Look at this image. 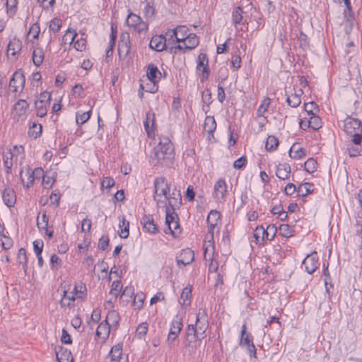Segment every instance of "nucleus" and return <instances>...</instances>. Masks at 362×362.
<instances>
[{"mask_svg":"<svg viewBox=\"0 0 362 362\" xmlns=\"http://www.w3.org/2000/svg\"><path fill=\"white\" fill-rule=\"evenodd\" d=\"M76 36L77 33L74 30L68 29L66 34L64 35V40L66 42L69 41V43H73Z\"/></svg>","mask_w":362,"mask_h":362,"instance_id":"052dcab7","label":"nucleus"},{"mask_svg":"<svg viewBox=\"0 0 362 362\" xmlns=\"http://www.w3.org/2000/svg\"><path fill=\"white\" fill-rule=\"evenodd\" d=\"M51 94L47 91L42 93L36 101H40L42 104L49 105Z\"/></svg>","mask_w":362,"mask_h":362,"instance_id":"e2e57ef3","label":"nucleus"},{"mask_svg":"<svg viewBox=\"0 0 362 362\" xmlns=\"http://www.w3.org/2000/svg\"><path fill=\"white\" fill-rule=\"evenodd\" d=\"M122 354V346L120 344L115 345L112 347L108 357L112 362L117 361L121 362Z\"/></svg>","mask_w":362,"mask_h":362,"instance_id":"412c9836","label":"nucleus"},{"mask_svg":"<svg viewBox=\"0 0 362 362\" xmlns=\"http://www.w3.org/2000/svg\"><path fill=\"white\" fill-rule=\"evenodd\" d=\"M141 224L143 228L148 233L155 234L158 232V228L151 216H144L141 220Z\"/></svg>","mask_w":362,"mask_h":362,"instance_id":"2eb2a0df","label":"nucleus"},{"mask_svg":"<svg viewBox=\"0 0 362 362\" xmlns=\"http://www.w3.org/2000/svg\"><path fill=\"white\" fill-rule=\"evenodd\" d=\"M25 76L23 74L17 71L13 74L9 83V87L14 93L22 91L25 86Z\"/></svg>","mask_w":362,"mask_h":362,"instance_id":"423d86ee","label":"nucleus"},{"mask_svg":"<svg viewBox=\"0 0 362 362\" xmlns=\"http://www.w3.org/2000/svg\"><path fill=\"white\" fill-rule=\"evenodd\" d=\"M86 41L83 38H80V39H78L74 43V47L76 50L82 51L86 48Z\"/></svg>","mask_w":362,"mask_h":362,"instance_id":"774afa93","label":"nucleus"},{"mask_svg":"<svg viewBox=\"0 0 362 362\" xmlns=\"http://www.w3.org/2000/svg\"><path fill=\"white\" fill-rule=\"evenodd\" d=\"M154 8L149 2H147L144 8V14L146 18H151L154 16Z\"/></svg>","mask_w":362,"mask_h":362,"instance_id":"5fc2aeb1","label":"nucleus"},{"mask_svg":"<svg viewBox=\"0 0 362 362\" xmlns=\"http://www.w3.org/2000/svg\"><path fill=\"white\" fill-rule=\"evenodd\" d=\"M122 285L119 281H115L112 284L111 289H110V294L114 296L115 298H117L122 290Z\"/></svg>","mask_w":362,"mask_h":362,"instance_id":"3c124183","label":"nucleus"},{"mask_svg":"<svg viewBox=\"0 0 362 362\" xmlns=\"http://www.w3.org/2000/svg\"><path fill=\"white\" fill-rule=\"evenodd\" d=\"M167 38V45H174L177 42V33L175 29L168 30L165 33Z\"/></svg>","mask_w":362,"mask_h":362,"instance_id":"c03bdc74","label":"nucleus"},{"mask_svg":"<svg viewBox=\"0 0 362 362\" xmlns=\"http://www.w3.org/2000/svg\"><path fill=\"white\" fill-rule=\"evenodd\" d=\"M317 163L313 158H309L304 164L305 170L309 173H313L317 170Z\"/></svg>","mask_w":362,"mask_h":362,"instance_id":"a18cd8bd","label":"nucleus"},{"mask_svg":"<svg viewBox=\"0 0 362 362\" xmlns=\"http://www.w3.org/2000/svg\"><path fill=\"white\" fill-rule=\"evenodd\" d=\"M90 117V110L84 112H76V122L78 125H81L86 123Z\"/></svg>","mask_w":362,"mask_h":362,"instance_id":"79ce46f5","label":"nucleus"},{"mask_svg":"<svg viewBox=\"0 0 362 362\" xmlns=\"http://www.w3.org/2000/svg\"><path fill=\"white\" fill-rule=\"evenodd\" d=\"M279 232L281 235L286 238H289L293 235V230L288 224H281L279 228Z\"/></svg>","mask_w":362,"mask_h":362,"instance_id":"37998d69","label":"nucleus"},{"mask_svg":"<svg viewBox=\"0 0 362 362\" xmlns=\"http://www.w3.org/2000/svg\"><path fill=\"white\" fill-rule=\"evenodd\" d=\"M305 156V151L298 144H294L289 150V156L293 159H300Z\"/></svg>","mask_w":362,"mask_h":362,"instance_id":"b1692460","label":"nucleus"},{"mask_svg":"<svg viewBox=\"0 0 362 362\" xmlns=\"http://www.w3.org/2000/svg\"><path fill=\"white\" fill-rule=\"evenodd\" d=\"M22 48V42L20 40L14 37L11 40L7 46V54L15 56Z\"/></svg>","mask_w":362,"mask_h":362,"instance_id":"f3484780","label":"nucleus"},{"mask_svg":"<svg viewBox=\"0 0 362 362\" xmlns=\"http://www.w3.org/2000/svg\"><path fill=\"white\" fill-rule=\"evenodd\" d=\"M279 145V140L274 136H269L265 144V147L269 151H274Z\"/></svg>","mask_w":362,"mask_h":362,"instance_id":"a19ab883","label":"nucleus"},{"mask_svg":"<svg viewBox=\"0 0 362 362\" xmlns=\"http://www.w3.org/2000/svg\"><path fill=\"white\" fill-rule=\"evenodd\" d=\"M349 154L351 157H355L362 154V148L360 145H356V146H351L349 148Z\"/></svg>","mask_w":362,"mask_h":362,"instance_id":"bf43d9fd","label":"nucleus"},{"mask_svg":"<svg viewBox=\"0 0 362 362\" xmlns=\"http://www.w3.org/2000/svg\"><path fill=\"white\" fill-rule=\"evenodd\" d=\"M182 328V319L176 317L171 323L170 332H173L176 334H179Z\"/></svg>","mask_w":362,"mask_h":362,"instance_id":"c9c22d12","label":"nucleus"},{"mask_svg":"<svg viewBox=\"0 0 362 362\" xmlns=\"http://www.w3.org/2000/svg\"><path fill=\"white\" fill-rule=\"evenodd\" d=\"M41 131L42 126L40 124L33 123L29 128L28 134L33 138H37L40 134Z\"/></svg>","mask_w":362,"mask_h":362,"instance_id":"603ef678","label":"nucleus"},{"mask_svg":"<svg viewBox=\"0 0 362 362\" xmlns=\"http://www.w3.org/2000/svg\"><path fill=\"white\" fill-rule=\"evenodd\" d=\"M2 199L7 206L11 207L16 200L14 191L10 188L5 189L3 192Z\"/></svg>","mask_w":362,"mask_h":362,"instance_id":"6ab92c4d","label":"nucleus"},{"mask_svg":"<svg viewBox=\"0 0 362 362\" xmlns=\"http://www.w3.org/2000/svg\"><path fill=\"white\" fill-rule=\"evenodd\" d=\"M3 161L7 173H9L13 166V153L11 151L3 153Z\"/></svg>","mask_w":362,"mask_h":362,"instance_id":"c756f323","label":"nucleus"},{"mask_svg":"<svg viewBox=\"0 0 362 362\" xmlns=\"http://www.w3.org/2000/svg\"><path fill=\"white\" fill-rule=\"evenodd\" d=\"M44 51L42 48H35L33 52V61L35 65L39 66L44 60Z\"/></svg>","mask_w":362,"mask_h":362,"instance_id":"c85d7f7f","label":"nucleus"},{"mask_svg":"<svg viewBox=\"0 0 362 362\" xmlns=\"http://www.w3.org/2000/svg\"><path fill=\"white\" fill-rule=\"evenodd\" d=\"M110 332V325L108 323H101L98 327L96 330V335L103 338V339H106Z\"/></svg>","mask_w":362,"mask_h":362,"instance_id":"393cba45","label":"nucleus"},{"mask_svg":"<svg viewBox=\"0 0 362 362\" xmlns=\"http://www.w3.org/2000/svg\"><path fill=\"white\" fill-rule=\"evenodd\" d=\"M303 264L308 274H313L318 267V257L316 252L308 255L303 259Z\"/></svg>","mask_w":362,"mask_h":362,"instance_id":"1a4fd4ad","label":"nucleus"},{"mask_svg":"<svg viewBox=\"0 0 362 362\" xmlns=\"http://www.w3.org/2000/svg\"><path fill=\"white\" fill-rule=\"evenodd\" d=\"M269 103H270V100L268 98H265L263 100L262 105L259 107V108L257 110L258 116L261 117L263 115V114L267 110Z\"/></svg>","mask_w":362,"mask_h":362,"instance_id":"6e6d98bb","label":"nucleus"},{"mask_svg":"<svg viewBox=\"0 0 362 362\" xmlns=\"http://www.w3.org/2000/svg\"><path fill=\"white\" fill-rule=\"evenodd\" d=\"M165 224L170 233L175 237L180 234V224L177 214L166 207Z\"/></svg>","mask_w":362,"mask_h":362,"instance_id":"39448f33","label":"nucleus"},{"mask_svg":"<svg viewBox=\"0 0 362 362\" xmlns=\"http://www.w3.org/2000/svg\"><path fill=\"white\" fill-rule=\"evenodd\" d=\"M220 220V214L216 210H211L207 217L208 225L217 226Z\"/></svg>","mask_w":362,"mask_h":362,"instance_id":"473e14b6","label":"nucleus"},{"mask_svg":"<svg viewBox=\"0 0 362 362\" xmlns=\"http://www.w3.org/2000/svg\"><path fill=\"white\" fill-rule=\"evenodd\" d=\"M62 26L61 20L59 18H54L50 21L49 29L53 32H57Z\"/></svg>","mask_w":362,"mask_h":362,"instance_id":"680f3d73","label":"nucleus"},{"mask_svg":"<svg viewBox=\"0 0 362 362\" xmlns=\"http://www.w3.org/2000/svg\"><path fill=\"white\" fill-rule=\"evenodd\" d=\"M173 158L174 148L172 142L168 137L160 138L158 144L153 149L151 163L153 165L165 164Z\"/></svg>","mask_w":362,"mask_h":362,"instance_id":"f03ea898","label":"nucleus"},{"mask_svg":"<svg viewBox=\"0 0 362 362\" xmlns=\"http://www.w3.org/2000/svg\"><path fill=\"white\" fill-rule=\"evenodd\" d=\"M182 42L183 45H178L175 48L181 51L185 49L191 50L199 45V40L195 34H189Z\"/></svg>","mask_w":362,"mask_h":362,"instance_id":"9d476101","label":"nucleus"},{"mask_svg":"<svg viewBox=\"0 0 362 362\" xmlns=\"http://www.w3.org/2000/svg\"><path fill=\"white\" fill-rule=\"evenodd\" d=\"M243 10L240 6H238L232 14L233 23L235 25L239 24L243 20Z\"/></svg>","mask_w":362,"mask_h":362,"instance_id":"09e8293b","label":"nucleus"},{"mask_svg":"<svg viewBox=\"0 0 362 362\" xmlns=\"http://www.w3.org/2000/svg\"><path fill=\"white\" fill-rule=\"evenodd\" d=\"M194 259V254L193 250L189 248L182 250L179 256L176 258L177 265L180 264L186 266L193 262Z\"/></svg>","mask_w":362,"mask_h":362,"instance_id":"9b49d317","label":"nucleus"},{"mask_svg":"<svg viewBox=\"0 0 362 362\" xmlns=\"http://www.w3.org/2000/svg\"><path fill=\"white\" fill-rule=\"evenodd\" d=\"M28 107V103L25 100L21 99L18 100L13 107L14 117H21L24 116Z\"/></svg>","mask_w":362,"mask_h":362,"instance_id":"dca6fc26","label":"nucleus"},{"mask_svg":"<svg viewBox=\"0 0 362 362\" xmlns=\"http://www.w3.org/2000/svg\"><path fill=\"white\" fill-rule=\"evenodd\" d=\"M216 123L215 119L213 117L207 116L205 118L204 123V129L210 136H213V133L216 130Z\"/></svg>","mask_w":362,"mask_h":362,"instance_id":"5701e85b","label":"nucleus"},{"mask_svg":"<svg viewBox=\"0 0 362 362\" xmlns=\"http://www.w3.org/2000/svg\"><path fill=\"white\" fill-rule=\"evenodd\" d=\"M154 200L156 202L158 206H160L161 204H166V201L170 193V186L163 177H158L154 182Z\"/></svg>","mask_w":362,"mask_h":362,"instance_id":"20e7f679","label":"nucleus"},{"mask_svg":"<svg viewBox=\"0 0 362 362\" xmlns=\"http://www.w3.org/2000/svg\"><path fill=\"white\" fill-rule=\"evenodd\" d=\"M144 299H145V296H144V293H137L135 296L134 300H133L134 305L136 308L140 309L143 305Z\"/></svg>","mask_w":362,"mask_h":362,"instance_id":"864d4df0","label":"nucleus"},{"mask_svg":"<svg viewBox=\"0 0 362 362\" xmlns=\"http://www.w3.org/2000/svg\"><path fill=\"white\" fill-rule=\"evenodd\" d=\"M160 72L156 66L152 64L148 65L146 76L148 79L153 83V86L150 89H146V91L154 93L157 90L156 83L157 82L158 79L160 78Z\"/></svg>","mask_w":362,"mask_h":362,"instance_id":"6e6552de","label":"nucleus"},{"mask_svg":"<svg viewBox=\"0 0 362 362\" xmlns=\"http://www.w3.org/2000/svg\"><path fill=\"white\" fill-rule=\"evenodd\" d=\"M291 174V167L288 164H279L276 168V175L281 180H286Z\"/></svg>","mask_w":362,"mask_h":362,"instance_id":"a211bd4d","label":"nucleus"},{"mask_svg":"<svg viewBox=\"0 0 362 362\" xmlns=\"http://www.w3.org/2000/svg\"><path fill=\"white\" fill-rule=\"evenodd\" d=\"M204 258L206 261H210V264L209 265V269L211 272H216L218 269V264L216 262H214L212 255L209 254L208 249L205 248Z\"/></svg>","mask_w":362,"mask_h":362,"instance_id":"e433bc0d","label":"nucleus"},{"mask_svg":"<svg viewBox=\"0 0 362 362\" xmlns=\"http://www.w3.org/2000/svg\"><path fill=\"white\" fill-rule=\"evenodd\" d=\"M228 193L227 184L223 179H219L214 185V197L218 202H222Z\"/></svg>","mask_w":362,"mask_h":362,"instance_id":"0eeeda50","label":"nucleus"},{"mask_svg":"<svg viewBox=\"0 0 362 362\" xmlns=\"http://www.w3.org/2000/svg\"><path fill=\"white\" fill-rule=\"evenodd\" d=\"M313 185L309 183L301 184L298 188V193L300 196L305 197L313 192Z\"/></svg>","mask_w":362,"mask_h":362,"instance_id":"ea45409f","label":"nucleus"},{"mask_svg":"<svg viewBox=\"0 0 362 362\" xmlns=\"http://www.w3.org/2000/svg\"><path fill=\"white\" fill-rule=\"evenodd\" d=\"M144 124L148 136H153L155 134V114L152 111L146 112Z\"/></svg>","mask_w":362,"mask_h":362,"instance_id":"4468645a","label":"nucleus"},{"mask_svg":"<svg viewBox=\"0 0 362 362\" xmlns=\"http://www.w3.org/2000/svg\"><path fill=\"white\" fill-rule=\"evenodd\" d=\"M131 49V45L129 37L128 34L123 33L120 37V40L118 45V52L120 57H127Z\"/></svg>","mask_w":362,"mask_h":362,"instance_id":"f8f14e48","label":"nucleus"},{"mask_svg":"<svg viewBox=\"0 0 362 362\" xmlns=\"http://www.w3.org/2000/svg\"><path fill=\"white\" fill-rule=\"evenodd\" d=\"M304 123H308V127L313 129H318L321 127V119L316 115L310 116L308 119H301L300 121V127L303 128V124Z\"/></svg>","mask_w":362,"mask_h":362,"instance_id":"aec40b11","label":"nucleus"},{"mask_svg":"<svg viewBox=\"0 0 362 362\" xmlns=\"http://www.w3.org/2000/svg\"><path fill=\"white\" fill-rule=\"evenodd\" d=\"M101 185L103 187L110 189L115 185V180L111 177H106L103 179Z\"/></svg>","mask_w":362,"mask_h":362,"instance_id":"338daca9","label":"nucleus"},{"mask_svg":"<svg viewBox=\"0 0 362 362\" xmlns=\"http://www.w3.org/2000/svg\"><path fill=\"white\" fill-rule=\"evenodd\" d=\"M75 301V294L73 292L63 291V296L61 299L60 304L62 307H72Z\"/></svg>","mask_w":362,"mask_h":362,"instance_id":"4be33fe9","label":"nucleus"},{"mask_svg":"<svg viewBox=\"0 0 362 362\" xmlns=\"http://www.w3.org/2000/svg\"><path fill=\"white\" fill-rule=\"evenodd\" d=\"M247 327L246 324H243L241 329V338L240 341V344L241 346H247L250 344L252 343V337L250 333H247L246 332Z\"/></svg>","mask_w":362,"mask_h":362,"instance_id":"a878e982","label":"nucleus"},{"mask_svg":"<svg viewBox=\"0 0 362 362\" xmlns=\"http://www.w3.org/2000/svg\"><path fill=\"white\" fill-rule=\"evenodd\" d=\"M177 33V40L176 42H183L187 37L188 35V28L185 25H180L175 28Z\"/></svg>","mask_w":362,"mask_h":362,"instance_id":"7c9ffc66","label":"nucleus"},{"mask_svg":"<svg viewBox=\"0 0 362 362\" xmlns=\"http://www.w3.org/2000/svg\"><path fill=\"white\" fill-rule=\"evenodd\" d=\"M344 132L353 137L352 141L354 145H360L362 141V123L353 117H347L344 124Z\"/></svg>","mask_w":362,"mask_h":362,"instance_id":"7ed1b4c3","label":"nucleus"},{"mask_svg":"<svg viewBox=\"0 0 362 362\" xmlns=\"http://www.w3.org/2000/svg\"><path fill=\"white\" fill-rule=\"evenodd\" d=\"M267 232L268 231H264V228L263 226H257L253 233L256 243H258L260 241H263L265 238L264 235L268 236Z\"/></svg>","mask_w":362,"mask_h":362,"instance_id":"2f4dec72","label":"nucleus"},{"mask_svg":"<svg viewBox=\"0 0 362 362\" xmlns=\"http://www.w3.org/2000/svg\"><path fill=\"white\" fill-rule=\"evenodd\" d=\"M18 259L19 263L22 264L23 266L27 264L26 251L23 247H21L18 250Z\"/></svg>","mask_w":362,"mask_h":362,"instance_id":"13d9d810","label":"nucleus"},{"mask_svg":"<svg viewBox=\"0 0 362 362\" xmlns=\"http://www.w3.org/2000/svg\"><path fill=\"white\" fill-rule=\"evenodd\" d=\"M304 109L308 115H310V116H313V115H315L316 112L318 111V107L314 102L305 103Z\"/></svg>","mask_w":362,"mask_h":362,"instance_id":"8fccbe9b","label":"nucleus"},{"mask_svg":"<svg viewBox=\"0 0 362 362\" xmlns=\"http://www.w3.org/2000/svg\"><path fill=\"white\" fill-rule=\"evenodd\" d=\"M119 320V315L115 310L107 312L105 322L108 324L117 325Z\"/></svg>","mask_w":362,"mask_h":362,"instance_id":"72a5a7b5","label":"nucleus"},{"mask_svg":"<svg viewBox=\"0 0 362 362\" xmlns=\"http://www.w3.org/2000/svg\"><path fill=\"white\" fill-rule=\"evenodd\" d=\"M4 230V228L0 224V240L1 241V245L4 250H8L13 245V240L11 238L3 233Z\"/></svg>","mask_w":362,"mask_h":362,"instance_id":"cd10ccee","label":"nucleus"},{"mask_svg":"<svg viewBox=\"0 0 362 362\" xmlns=\"http://www.w3.org/2000/svg\"><path fill=\"white\" fill-rule=\"evenodd\" d=\"M148 331V325L146 322L141 323L136 328V334L139 337L141 338L144 336Z\"/></svg>","mask_w":362,"mask_h":362,"instance_id":"4d7b16f0","label":"nucleus"},{"mask_svg":"<svg viewBox=\"0 0 362 362\" xmlns=\"http://www.w3.org/2000/svg\"><path fill=\"white\" fill-rule=\"evenodd\" d=\"M192 296V287L190 286H187L185 287L182 290L180 296V304L182 305H188L190 303V298Z\"/></svg>","mask_w":362,"mask_h":362,"instance_id":"bb28decb","label":"nucleus"},{"mask_svg":"<svg viewBox=\"0 0 362 362\" xmlns=\"http://www.w3.org/2000/svg\"><path fill=\"white\" fill-rule=\"evenodd\" d=\"M207 64H208V59H207L206 55L204 54H202V53L200 54L198 56V64H197V68L199 69V67H202V66H203V68H204V66H207Z\"/></svg>","mask_w":362,"mask_h":362,"instance_id":"69168bd1","label":"nucleus"},{"mask_svg":"<svg viewBox=\"0 0 362 362\" xmlns=\"http://www.w3.org/2000/svg\"><path fill=\"white\" fill-rule=\"evenodd\" d=\"M149 46L157 52H161L167 47V38L163 35H155L151 38Z\"/></svg>","mask_w":362,"mask_h":362,"instance_id":"ddd939ff","label":"nucleus"},{"mask_svg":"<svg viewBox=\"0 0 362 362\" xmlns=\"http://www.w3.org/2000/svg\"><path fill=\"white\" fill-rule=\"evenodd\" d=\"M264 231H268V236L264 235L265 238L272 240L276 233V228L274 225H270L267 226V229H264Z\"/></svg>","mask_w":362,"mask_h":362,"instance_id":"0e129e2a","label":"nucleus"},{"mask_svg":"<svg viewBox=\"0 0 362 362\" xmlns=\"http://www.w3.org/2000/svg\"><path fill=\"white\" fill-rule=\"evenodd\" d=\"M286 101L288 105H290L291 107H298L301 103L300 93H295L294 94H291V95L287 97Z\"/></svg>","mask_w":362,"mask_h":362,"instance_id":"f704fd0d","label":"nucleus"},{"mask_svg":"<svg viewBox=\"0 0 362 362\" xmlns=\"http://www.w3.org/2000/svg\"><path fill=\"white\" fill-rule=\"evenodd\" d=\"M141 21L142 19L139 16L131 13L127 16V23L129 26L134 28Z\"/></svg>","mask_w":362,"mask_h":362,"instance_id":"58836bf2","label":"nucleus"},{"mask_svg":"<svg viewBox=\"0 0 362 362\" xmlns=\"http://www.w3.org/2000/svg\"><path fill=\"white\" fill-rule=\"evenodd\" d=\"M48 221L49 218L46 214V211H42L41 218H40L39 216L37 218V226L39 230L47 228L48 226Z\"/></svg>","mask_w":362,"mask_h":362,"instance_id":"4c0bfd02","label":"nucleus"},{"mask_svg":"<svg viewBox=\"0 0 362 362\" xmlns=\"http://www.w3.org/2000/svg\"><path fill=\"white\" fill-rule=\"evenodd\" d=\"M37 115L40 117H43L47 114V106L48 105L42 104L40 101H35V103Z\"/></svg>","mask_w":362,"mask_h":362,"instance_id":"49530a36","label":"nucleus"},{"mask_svg":"<svg viewBox=\"0 0 362 362\" xmlns=\"http://www.w3.org/2000/svg\"><path fill=\"white\" fill-rule=\"evenodd\" d=\"M177 196L179 198L175 197V194L174 192L172 194H169L167 200L169 206L172 208V211H174V207L178 206L180 204L181 197L178 194Z\"/></svg>","mask_w":362,"mask_h":362,"instance_id":"de8ad7c7","label":"nucleus"},{"mask_svg":"<svg viewBox=\"0 0 362 362\" xmlns=\"http://www.w3.org/2000/svg\"><path fill=\"white\" fill-rule=\"evenodd\" d=\"M209 327L206 311L199 308L196 317L195 325H189L185 341L186 350L189 354L194 353L197 349V341H202L206 337V331Z\"/></svg>","mask_w":362,"mask_h":362,"instance_id":"f257e3e1","label":"nucleus"}]
</instances>
